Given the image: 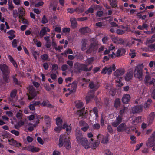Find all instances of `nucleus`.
Returning a JSON list of instances; mask_svg holds the SVG:
<instances>
[{"instance_id":"f257e3e1","label":"nucleus","mask_w":155,"mask_h":155,"mask_svg":"<svg viewBox=\"0 0 155 155\" xmlns=\"http://www.w3.org/2000/svg\"><path fill=\"white\" fill-rule=\"evenodd\" d=\"M0 72L2 74L3 80L6 83H8L10 71L9 67L5 64H0Z\"/></svg>"},{"instance_id":"f03ea898","label":"nucleus","mask_w":155,"mask_h":155,"mask_svg":"<svg viewBox=\"0 0 155 155\" xmlns=\"http://www.w3.org/2000/svg\"><path fill=\"white\" fill-rule=\"evenodd\" d=\"M58 145L59 147H62L64 145L67 149H69L71 147V143L69 137L65 135H61L59 137Z\"/></svg>"},{"instance_id":"7ed1b4c3","label":"nucleus","mask_w":155,"mask_h":155,"mask_svg":"<svg viewBox=\"0 0 155 155\" xmlns=\"http://www.w3.org/2000/svg\"><path fill=\"white\" fill-rule=\"evenodd\" d=\"M134 75L135 78L140 80L143 78V67L142 65H138L136 66L134 71Z\"/></svg>"},{"instance_id":"20e7f679","label":"nucleus","mask_w":155,"mask_h":155,"mask_svg":"<svg viewBox=\"0 0 155 155\" xmlns=\"http://www.w3.org/2000/svg\"><path fill=\"white\" fill-rule=\"evenodd\" d=\"M86 64L76 62L74 64V67L78 73H80L82 71H85Z\"/></svg>"},{"instance_id":"39448f33","label":"nucleus","mask_w":155,"mask_h":155,"mask_svg":"<svg viewBox=\"0 0 155 155\" xmlns=\"http://www.w3.org/2000/svg\"><path fill=\"white\" fill-rule=\"evenodd\" d=\"M116 69V67L114 64H113L112 66H110L109 67H105L102 69L101 73L105 74L107 72L108 75L111 74L112 70L114 71Z\"/></svg>"},{"instance_id":"423d86ee","label":"nucleus","mask_w":155,"mask_h":155,"mask_svg":"<svg viewBox=\"0 0 155 155\" xmlns=\"http://www.w3.org/2000/svg\"><path fill=\"white\" fill-rule=\"evenodd\" d=\"M38 93L33 87H30L29 89V95L28 96V99L32 100L37 95Z\"/></svg>"},{"instance_id":"0eeeda50","label":"nucleus","mask_w":155,"mask_h":155,"mask_svg":"<svg viewBox=\"0 0 155 155\" xmlns=\"http://www.w3.org/2000/svg\"><path fill=\"white\" fill-rule=\"evenodd\" d=\"M97 50V44L96 42L91 43L88 49H87L86 53L87 54H89L93 53L95 54Z\"/></svg>"},{"instance_id":"6e6552de","label":"nucleus","mask_w":155,"mask_h":155,"mask_svg":"<svg viewBox=\"0 0 155 155\" xmlns=\"http://www.w3.org/2000/svg\"><path fill=\"white\" fill-rule=\"evenodd\" d=\"M77 142L80 143L81 145L85 149H87L90 147V143L87 138L83 137L80 139V140H78Z\"/></svg>"},{"instance_id":"1a4fd4ad","label":"nucleus","mask_w":155,"mask_h":155,"mask_svg":"<svg viewBox=\"0 0 155 155\" xmlns=\"http://www.w3.org/2000/svg\"><path fill=\"white\" fill-rule=\"evenodd\" d=\"M88 113L87 111L85 110V108H83L82 109L79 110L78 111V114L79 117L82 119H84L86 117Z\"/></svg>"},{"instance_id":"9d476101","label":"nucleus","mask_w":155,"mask_h":155,"mask_svg":"<svg viewBox=\"0 0 155 155\" xmlns=\"http://www.w3.org/2000/svg\"><path fill=\"white\" fill-rule=\"evenodd\" d=\"M155 116L154 112H151L149 115L147 120L148 125H150L153 122Z\"/></svg>"},{"instance_id":"9b49d317","label":"nucleus","mask_w":155,"mask_h":155,"mask_svg":"<svg viewBox=\"0 0 155 155\" xmlns=\"http://www.w3.org/2000/svg\"><path fill=\"white\" fill-rule=\"evenodd\" d=\"M143 107L141 105L136 106L132 108V112L134 114L139 113L143 111Z\"/></svg>"},{"instance_id":"f8f14e48","label":"nucleus","mask_w":155,"mask_h":155,"mask_svg":"<svg viewBox=\"0 0 155 155\" xmlns=\"http://www.w3.org/2000/svg\"><path fill=\"white\" fill-rule=\"evenodd\" d=\"M94 91L92 90L89 92L86 96V100L87 103H88L91 99L93 98L94 96Z\"/></svg>"},{"instance_id":"ddd939ff","label":"nucleus","mask_w":155,"mask_h":155,"mask_svg":"<svg viewBox=\"0 0 155 155\" xmlns=\"http://www.w3.org/2000/svg\"><path fill=\"white\" fill-rule=\"evenodd\" d=\"M9 144L15 147L19 148L21 147V144L17 141L15 140L13 138H11L10 140H8Z\"/></svg>"},{"instance_id":"4468645a","label":"nucleus","mask_w":155,"mask_h":155,"mask_svg":"<svg viewBox=\"0 0 155 155\" xmlns=\"http://www.w3.org/2000/svg\"><path fill=\"white\" fill-rule=\"evenodd\" d=\"M79 124L81 126H83L81 129L84 132H86L88 129L89 126L88 124L84 121L81 120L79 122Z\"/></svg>"},{"instance_id":"2eb2a0df","label":"nucleus","mask_w":155,"mask_h":155,"mask_svg":"<svg viewBox=\"0 0 155 155\" xmlns=\"http://www.w3.org/2000/svg\"><path fill=\"white\" fill-rule=\"evenodd\" d=\"M128 127H127L125 123H122L117 127V130L118 132H121L128 129Z\"/></svg>"},{"instance_id":"dca6fc26","label":"nucleus","mask_w":155,"mask_h":155,"mask_svg":"<svg viewBox=\"0 0 155 155\" xmlns=\"http://www.w3.org/2000/svg\"><path fill=\"white\" fill-rule=\"evenodd\" d=\"M44 119L47 128H49L51 126V120L48 115L44 116Z\"/></svg>"},{"instance_id":"f3484780","label":"nucleus","mask_w":155,"mask_h":155,"mask_svg":"<svg viewBox=\"0 0 155 155\" xmlns=\"http://www.w3.org/2000/svg\"><path fill=\"white\" fill-rule=\"evenodd\" d=\"M75 136L77 141L80 140V139L83 137L81 130L79 128H77L75 131Z\"/></svg>"},{"instance_id":"a211bd4d","label":"nucleus","mask_w":155,"mask_h":155,"mask_svg":"<svg viewBox=\"0 0 155 155\" xmlns=\"http://www.w3.org/2000/svg\"><path fill=\"white\" fill-rule=\"evenodd\" d=\"M130 97L129 94L124 95L122 99V101L124 104L128 103L130 101Z\"/></svg>"},{"instance_id":"6ab92c4d","label":"nucleus","mask_w":155,"mask_h":155,"mask_svg":"<svg viewBox=\"0 0 155 155\" xmlns=\"http://www.w3.org/2000/svg\"><path fill=\"white\" fill-rule=\"evenodd\" d=\"M97 9V5H93L91 6L86 11L85 13L87 14L90 13H92L94 12V10H96Z\"/></svg>"},{"instance_id":"aec40b11","label":"nucleus","mask_w":155,"mask_h":155,"mask_svg":"<svg viewBox=\"0 0 155 155\" xmlns=\"http://www.w3.org/2000/svg\"><path fill=\"white\" fill-rule=\"evenodd\" d=\"M70 21L71 24V27L72 28L74 29L77 27L78 25L76 19L75 18H71L70 19Z\"/></svg>"},{"instance_id":"412c9836","label":"nucleus","mask_w":155,"mask_h":155,"mask_svg":"<svg viewBox=\"0 0 155 155\" xmlns=\"http://www.w3.org/2000/svg\"><path fill=\"white\" fill-rule=\"evenodd\" d=\"M116 122H113L112 123V125L115 127H117L121 122L122 118L121 116H119L116 118Z\"/></svg>"},{"instance_id":"4be33fe9","label":"nucleus","mask_w":155,"mask_h":155,"mask_svg":"<svg viewBox=\"0 0 155 155\" xmlns=\"http://www.w3.org/2000/svg\"><path fill=\"white\" fill-rule=\"evenodd\" d=\"M146 145L148 147H152L155 145V140L149 138L146 143Z\"/></svg>"},{"instance_id":"5701e85b","label":"nucleus","mask_w":155,"mask_h":155,"mask_svg":"<svg viewBox=\"0 0 155 155\" xmlns=\"http://www.w3.org/2000/svg\"><path fill=\"white\" fill-rule=\"evenodd\" d=\"M124 73V70L123 69H117L114 72V75L116 77H118L123 75Z\"/></svg>"},{"instance_id":"b1692460","label":"nucleus","mask_w":155,"mask_h":155,"mask_svg":"<svg viewBox=\"0 0 155 155\" xmlns=\"http://www.w3.org/2000/svg\"><path fill=\"white\" fill-rule=\"evenodd\" d=\"M78 83L76 81L73 82L71 84L72 89L70 91V93H74L76 92V89L77 88Z\"/></svg>"},{"instance_id":"393cba45","label":"nucleus","mask_w":155,"mask_h":155,"mask_svg":"<svg viewBox=\"0 0 155 155\" xmlns=\"http://www.w3.org/2000/svg\"><path fill=\"white\" fill-rule=\"evenodd\" d=\"M112 40L114 43L117 45L121 43L123 44L124 42V40L121 38H112Z\"/></svg>"},{"instance_id":"a878e982","label":"nucleus","mask_w":155,"mask_h":155,"mask_svg":"<svg viewBox=\"0 0 155 155\" xmlns=\"http://www.w3.org/2000/svg\"><path fill=\"white\" fill-rule=\"evenodd\" d=\"M87 41L85 39H83L82 40V47L81 48L82 51H84L87 48Z\"/></svg>"},{"instance_id":"bb28decb","label":"nucleus","mask_w":155,"mask_h":155,"mask_svg":"<svg viewBox=\"0 0 155 155\" xmlns=\"http://www.w3.org/2000/svg\"><path fill=\"white\" fill-rule=\"evenodd\" d=\"M46 28V27H44L40 31L39 35L40 38L43 37L45 35L47 34Z\"/></svg>"},{"instance_id":"cd10ccee","label":"nucleus","mask_w":155,"mask_h":155,"mask_svg":"<svg viewBox=\"0 0 155 155\" xmlns=\"http://www.w3.org/2000/svg\"><path fill=\"white\" fill-rule=\"evenodd\" d=\"M63 129H66V132H70L71 130V127L70 125H68L66 123L64 122L63 125Z\"/></svg>"},{"instance_id":"c85d7f7f","label":"nucleus","mask_w":155,"mask_h":155,"mask_svg":"<svg viewBox=\"0 0 155 155\" xmlns=\"http://www.w3.org/2000/svg\"><path fill=\"white\" fill-rule=\"evenodd\" d=\"M18 11L19 14L18 16L19 18L23 17L25 15V10L22 7H21L19 8Z\"/></svg>"},{"instance_id":"c756f323","label":"nucleus","mask_w":155,"mask_h":155,"mask_svg":"<svg viewBox=\"0 0 155 155\" xmlns=\"http://www.w3.org/2000/svg\"><path fill=\"white\" fill-rule=\"evenodd\" d=\"M133 77V73L131 72L127 73L125 76V79L127 81H129Z\"/></svg>"},{"instance_id":"7c9ffc66","label":"nucleus","mask_w":155,"mask_h":155,"mask_svg":"<svg viewBox=\"0 0 155 155\" xmlns=\"http://www.w3.org/2000/svg\"><path fill=\"white\" fill-rule=\"evenodd\" d=\"M81 33L85 34L86 33H88L89 32V29L87 27H84L82 28H81L79 30Z\"/></svg>"},{"instance_id":"2f4dec72","label":"nucleus","mask_w":155,"mask_h":155,"mask_svg":"<svg viewBox=\"0 0 155 155\" xmlns=\"http://www.w3.org/2000/svg\"><path fill=\"white\" fill-rule=\"evenodd\" d=\"M17 93V91L16 89H14L11 91L10 94V96L11 98H9V100L11 101V99H13L15 98V96H16Z\"/></svg>"},{"instance_id":"473e14b6","label":"nucleus","mask_w":155,"mask_h":155,"mask_svg":"<svg viewBox=\"0 0 155 155\" xmlns=\"http://www.w3.org/2000/svg\"><path fill=\"white\" fill-rule=\"evenodd\" d=\"M110 5L113 7L114 8H116L117 6V0H110Z\"/></svg>"},{"instance_id":"72a5a7b5","label":"nucleus","mask_w":155,"mask_h":155,"mask_svg":"<svg viewBox=\"0 0 155 155\" xmlns=\"http://www.w3.org/2000/svg\"><path fill=\"white\" fill-rule=\"evenodd\" d=\"M141 117H136L132 121L133 124H137L139 122L141 121Z\"/></svg>"},{"instance_id":"f704fd0d","label":"nucleus","mask_w":155,"mask_h":155,"mask_svg":"<svg viewBox=\"0 0 155 155\" xmlns=\"http://www.w3.org/2000/svg\"><path fill=\"white\" fill-rule=\"evenodd\" d=\"M120 105V99L117 98L115 99L114 102V107L117 108Z\"/></svg>"},{"instance_id":"c9c22d12","label":"nucleus","mask_w":155,"mask_h":155,"mask_svg":"<svg viewBox=\"0 0 155 155\" xmlns=\"http://www.w3.org/2000/svg\"><path fill=\"white\" fill-rule=\"evenodd\" d=\"M152 102V101L151 99H149L147 102L144 104V107L145 108L147 109L149 108L150 105V104Z\"/></svg>"},{"instance_id":"e433bc0d","label":"nucleus","mask_w":155,"mask_h":155,"mask_svg":"<svg viewBox=\"0 0 155 155\" xmlns=\"http://www.w3.org/2000/svg\"><path fill=\"white\" fill-rule=\"evenodd\" d=\"M62 120L59 117H58L56 118V124L57 126H62Z\"/></svg>"},{"instance_id":"4c0bfd02","label":"nucleus","mask_w":155,"mask_h":155,"mask_svg":"<svg viewBox=\"0 0 155 155\" xmlns=\"http://www.w3.org/2000/svg\"><path fill=\"white\" fill-rule=\"evenodd\" d=\"M41 58L42 59V61L44 62L48 59L49 56L47 54H45L41 55Z\"/></svg>"},{"instance_id":"58836bf2","label":"nucleus","mask_w":155,"mask_h":155,"mask_svg":"<svg viewBox=\"0 0 155 155\" xmlns=\"http://www.w3.org/2000/svg\"><path fill=\"white\" fill-rule=\"evenodd\" d=\"M16 75V74H15L12 76L13 81L15 84L19 85L20 84V82L18 81V79L15 77Z\"/></svg>"},{"instance_id":"ea45409f","label":"nucleus","mask_w":155,"mask_h":155,"mask_svg":"<svg viewBox=\"0 0 155 155\" xmlns=\"http://www.w3.org/2000/svg\"><path fill=\"white\" fill-rule=\"evenodd\" d=\"M83 104L82 102L78 101L76 103V107L77 108H81L83 107Z\"/></svg>"},{"instance_id":"a19ab883","label":"nucleus","mask_w":155,"mask_h":155,"mask_svg":"<svg viewBox=\"0 0 155 155\" xmlns=\"http://www.w3.org/2000/svg\"><path fill=\"white\" fill-rule=\"evenodd\" d=\"M19 18L21 20L22 22L23 23L25 24L28 25H29V23L27 19H25L23 17Z\"/></svg>"},{"instance_id":"79ce46f5","label":"nucleus","mask_w":155,"mask_h":155,"mask_svg":"<svg viewBox=\"0 0 155 155\" xmlns=\"http://www.w3.org/2000/svg\"><path fill=\"white\" fill-rule=\"evenodd\" d=\"M62 129H63V125L58 126L56 127L54 130L57 132H59Z\"/></svg>"},{"instance_id":"37998d69","label":"nucleus","mask_w":155,"mask_h":155,"mask_svg":"<svg viewBox=\"0 0 155 155\" xmlns=\"http://www.w3.org/2000/svg\"><path fill=\"white\" fill-rule=\"evenodd\" d=\"M9 132L5 131H4L2 132V136L3 137V138H7L9 135Z\"/></svg>"},{"instance_id":"c03bdc74","label":"nucleus","mask_w":155,"mask_h":155,"mask_svg":"<svg viewBox=\"0 0 155 155\" xmlns=\"http://www.w3.org/2000/svg\"><path fill=\"white\" fill-rule=\"evenodd\" d=\"M9 131L12 134H13L16 136H18L19 135V132L15 130H9Z\"/></svg>"},{"instance_id":"a18cd8bd","label":"nucleus","mask_w":155,"mask_h":155,"mask_svg":"<svg viewBox=\"0 0 155 155\" xmlns=\"http://www.w3.org/2000/svg\"><path fill=\"white\" fill-rule=\"evenodd\" d=\"M40 150V149L39 148L36 147L34 146L32 147L31 152H38Z\"/></svg>"},{"instance_id":"49530a36","label":"nucleus","mask_w":155,"mask_h":155,"mask_svg":"<svg viewBox=\"0 0 155 155\" xmlns=\"http://www.w3.org/2000/svg\"><path fill=\"white\" fill-rule=\"evenodd\" d=\"M48 22V21L45 15H44L42 18L41 23L42 24H45Z\"/></svg>"},{"instance_id":"de8ad7c7","label":"nucleus","mask_w":155,"mask_h":155,"mask_svg":"<svg viewBox=\"0 0 155 155\" xmlns=\"http://www.w3.org/2000/svg\"><path fill=\"white\" fill-rule=\"evenodd\" d=\"M94 58H88L86 61V63L87 65L91 64L93 61Z\"/></svg>"},{"instance_id":"09e8293b","label":"nucleus","mask_w":155,"mask_h":155,"mask_svg":"<svg viewBox=\"0 0 155 155\" xmlns=\"http://www.w3.org/2000/svg\"><path fill=\"white\" fill-rule=\"evenodd\" d=\"M49 102V101L48 100L44 99L43 100L42 102L41 103V105L43 106H46Z\"/></svg>"},{"instance_id":"8fccbe9b","label":"nucleus","mask_w":155,"mask_h":155,"mask_svg":"<svg viewBox=\"0 0 155 155\" xmlns=\"http://www.w3.org/2000/svg\"><path fill=\"white\" fill-rule=\"evenodd\" d=\"M16 117L18 119H21L22 117V114L21 113L18 112L16 114Z\"/></svg>"},{"instance_id":"3c124183","label":"nucleus","mask_w":155,"mask_h":155,"mask_svg":"<svg viewBox=\"0 0 155 155\" xmlns=\"http://www.w3.org/2000/svg\"><path fill=\"white\" fill-rule=\"evenodd\" d=\"M70 31V29L69 28H66L63 29L62 31L63 32L66 33H69Z\"/></svg>"},{"instance_id":"603ef678","label":"nucleus","mask_w":155,"mask_h":155,"mask_svg":"<svg viewBox=\"0 0 155 155\" xmlns=\"http://www.w3.org/2000/svg\"><path fill=\"white\" fill-rule=\"evenodd\" d=\"M121 50H120V49H118L116 52V57H120L122 55H123V53L121 54Z\"/></svg>"},{"instance_id":"864d4df0","label":"nucleus","mask_w":155,"mask_h":155,"mask_svg":"<svg viewBox=\"0 0 155 155\" xmlns=\"http://www.w3.org/2000/svg\"><path fill=\"white\" fill-rule=\"evenodd\" d=\"M97 142H95L93 144H91V145L90 144V147L93 149H95L97 147Z\"/></svg>"},{"instance_id":"5fc2aeb1","label":"nucleus","mask_w":155,"mask_h":155,"mask_svg":"<svg viewBox=\"0 0 155 155\" xmlns=\"http://www.w3.org/2000/svg\"><path fill=\"white\" fill-rule=\"evenodd\" d=\"M150 78V77L149 75H147L145 76L144 81L146 84L148 83Z\"/></svg>"},{"instance_id":"6e6d98bb","label":"nucleus","mask_w":155,"mask_h":155,"mask_svg":"<svg viewBox=\"0 0 155 155\" xmlns=\"http://www.w3.org/2000/svg\"><path fill=\"white\" fill-rule=\"evenodd\" d=\"M31 103H32L35 107V106L39 105L40 104V101H34L31 102Z\"/></svg>"},{"instance_id":"4d7b16f0","label":"nucleus","mask_w":155,"mask_h":155,"mask_svg":"<svg viewBox=\"0 0 155 155\" xmlns=\"http://www.w3.org/2000/svg\"><path fill=\"white\" fill-rule=\"evenodd\" d=\"M58 66L56 64H54L52 65V70L56 71L58 69Z\"/></svg>"},{"instance_id":"13d9d810","label":"nucleus","mask_w":155,"mask_h":155,"mask_svg":"<svg viewBox=\"0 0 155 155\" xmlns=\"http://www.w3.org/2000/svg\"><path fill=\"white\" fill-rule=\"evenodd\" d=\"M87 19V17H80L78 18L77 19V20L80 21H84L86 20Z\"/></svg>"},{"instance_id":"bf43d9fd","label":"nucleus","mask_w":155,"mask_h":155,"mask_svg":"<svg viewBox=\"0 0 155 155\" xmlns=\"http://www.w3.org/2000/svg\"><path fill=\"white\" fill-rule=\"evenodd\" d=\"M116 33L118 34L122 35L124 33V31L120 29H117L116 31Z\"/></svg>"},{"instance_id":"052dcab7","label":"nucleus","mask_w":155,"mask_h":155,"mask_svg":"<svg viewBox=\"0 0 155 155\" xmlns=\"http://www.w3.org/2000/svg\"><path fill=\"white\" fill-rule=\"evenodd\" d=\"M44 2L42 1H40L36 4L35 5V7H38L40 6H42Z\"/></svg>"},{"instance_id":"680f3d73","label":"nucleus","mask_w":155,"mask_h":155,"mask_svg":"<svg viewBox=\"0 0 155 155\" xmlns=\"http://www.w3.org/2000/svg\"><path fill=\"white\" fill-rule=\"evenodd\" d=\"M12 45L14 48L16 47L17 46V40L16 39H14L13 40L12 42Z\"/></svg>"},{"instance_id":"e2e57ef3","label":"nucleus","mask_w":155,"mask_h":155,"mask_svg":"<svg viewBox=\"0 0 155 155\" xmlns=\"http://www.w3.org/2000/svg\"><path fill=\"white\" fill-rule=\"evenodd\" d=\"M110 93L112 96H114L116 94V91L114 89L111 88L110 91Z\"/></svg>"},{"instance_id":"0e129e2a","label":"nucleus","mask_w":155,"mask_h":155,"mask_svg":"<svg viewBox=\"0 0 155 155\" xmlns=\"http://www.w3.org/2000/svg\"><path fill=\"white\" fill-rule=\"evenodd\" d=\"M61 68L62 70L64 71L67 69L68 66L66 64H63Z\"/></svg>"},{"instance_id":"69168bd1","label":"nucleus","mask_w":155,"mask_h":155,"mask_svg":"<svg viewBox=\"0 0 155 155\" xmlns=\"http://www.w3.org/2000/svg\"><path fill=\"white\" fill-rule=\"evenodd\" d=\"M43 66L45 70H47L49 68V65L47 62L44 63L43 64Z\"/></svg>"},{"instance_id":"338daca9","label":"nucleus","mask_w":155,"mask_h":155,"mask_svg":"<svg viewBox=\"0 0 155 155\" xmlns=\"http://www.w3.org/2000/svg\"><path fill=\"white\" fill-rule=\"evenodd\" d=\"M108 142V138L105 137L103 139L101 143L104 144H106Z\"/></svg>"},{"instance_id":"774afa93","label":"nucleus","mask_w":155,"mask_h":155,"mask_svg":"<svg viewBox=\"0 0 155 155\" xmlns=\"http://www.w3.org/2000/svg\"><path fill=\"white\" fill-rule=\"evenodd\" d=\"M50 77L52 80L54 81L56 80L57 75L56 74L53 73L51 74Z\"/></svg>"}]
</instances>
